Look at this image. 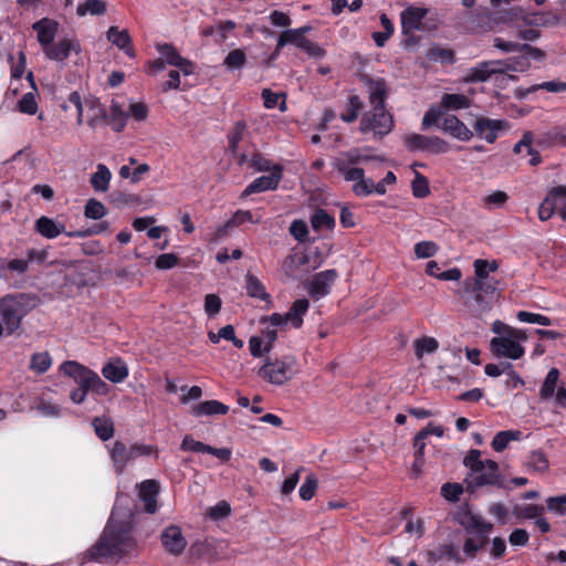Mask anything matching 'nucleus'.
<instances>
[{
  "label": "nucleus",
  "mask_w": 566,
  "mask_h": 566,
  "mask_svg": "<svg viewBox=\"0 0 566 566\" xmlns=\"http://www.w3.org/2000/svg\"><path fill=\"white\" fill-rule=\"evenodd\" d=\"M136 545L133 514L115 506L99 539L87 551V557L96 562H118L133 553Z\"/></svg>",
  "instance_id": "obj_1"
},
{
  "label": "nucleus",
  "mask_w": 566,
  "mask_h": 566,
  "mask_svg": "<svg viewBox=\"0 0 566 566\" xmlns=\"http://www.w3.org/2000/svg\"><path fill=\"white\" fill-rule=\"evenodd\" d=\"M371 111L365 113L360 120V132H371L375 136L388 135L394 128V118L385 108L387 85L384 80H369L367 83Z\"/></svg>",
  "instance_id": "obj_2"
},
{
  "label": "nucleus",
  "mask_w": 566,
  "mask_h": 566,
  "mask_svg": "<svg viewBox=\"0 0 566 566\" xmlns=\"http://www.w3.org/2000/svg\"><path fill=\"white\" fill-rule=\"evenodd\" d=\"M480 450H471L464 459V464L470 469L468 488H481L484 485L502 486V476L497 463L494 460H482Z\"/></svg>",
  "instance_id": "obj_3"
},
{
  "label": "nucleus",
  "mask_w": 566,
  "mask_h": 566,
  "mask_svg": "<svg viewBox=\"0 0 566 566\" xmlns=\"http://www.w3.org/2000/svg\"><path fill=\"white\" fill-rule=\"evenodd\" d=\"M382 160L378 156L364 154L360 149L354 148L348 151L340 153L333 160L334 168L344 177L346 181L354 182L353 192L356 195L358 186L369 184L370 179L365 178V171L357 165L369 160Z\"/></svg>",
  "instance_id": "obj_4"
},
{
  "label": "nucleus",
  "mask_w": 566,
  "mask_h": 566,
  "mask_svg": "<svg viewBox=\"0 0 566 566\" xmlns=\"http://www.w3.org/2000/svg\"><path fill=\"white\" fill-rule=\"evenodd\" d=\"M29 306L24 295L0 297V338L12 335L19 329L21 321L28 314Z\"/></svg>",
  "instance_id": "obj_5"
},
{
  "label": "nucleus",
  "mask_w": 566,
  "mask_h": 566,
  "mask_svg": "<svg viewBox=\"0 0 566 566\" xmlns=\"http://www.w3.org/2000/svg\"><path fill=\"white\" fill-rule=\"evenodd\" d=\"M59 370L72 378L77 385H83L88 392L96 396H107L111 387L94 370L80 364L76 360H66L62 363Z\"/></svg>",
  "instance_id": "obj_6"
},
{
  "label": "nucleus",
  "mask_w": 566,
  "mask_h": 566,
  "mask_svg": "<svg viewBox=\"0 0 566 566\" xmlns=\"http://www.w3.org/2000/svg\"><path fill=\"white\" fill-rule=\"evenodd\" d=\"M524 329L510 331L505 336H495L490 342V349L496 357H504L512 360L522 358L525 354L523 343L527 340Z\"/></svg>",
  "instance_id": "obj_7"
},
{
  "label": "nucleus",
  "mask_w": 566,
  "mask_h": 566,
  "mask_svg": "<svg viewBox=\"0 0 566 566\" xmlns=\"http://www.w3.org/2000/svg\"><path fill=\"white\" fill-rule=\"evenodd\" d=\"M296 359L284 356L274 360L269 359L258 371V375L272 385L281 386L292 379L295 374Z\"/></svg>",
  "instance_id": "obj_8"
},
{
  "label": "nucleus",
  "mask_w": 566,
  "mask_h": 566,
  "mask_svg": "<svg viewBox=\"0 0 566 566\" xmlns=\"http://www.w3.org/2000/svg\"><path fill=\"white\" fill-rule=\"evenodd\" d=\"M67 102L76 108L77 125L83 123L84 109L87 111L86 124L93 129L96 128L97 124L106 116L105 111L98 101L85 99L83 102L81 95L77 92H72L69 95Z\"/></svg>",
  "instance_id": "obj_9"
},
{
  "label": "nucleus",
  "mask_w": 566,
  "mask_h": 566,
  "mask_svg": "<svg viewBox=\"0 0 566 566\" xmlns=\"http://www.w3.org/2000/svg\"><path fill=\"white\" fill-rule=\"evenodd\" d=\"M405 146L410 151H428L434 155L446 154L450 149L448 142L439 136H426L420 134H409L405 137Z\"/></svg>",
  "instance_id": "obj_10"
},
{
  "label": "nucleus",
  "mask_w": 566,
  "mask_h": 566,
  "mask_svg": "<svg viewBox=\"0 0 566 566\" xmlns=\"http://www.w3.org/2000/svg\"><path fill=\"white\" fill-rule=\"evenodd\" d=\"M337 277L338 273L336 270H325L308 279L304 283V286L312 298L319 300L331 293L332 285Z\"/></svg>",
  "instance_id": "obj_11"
},
{
  "label": "nucleus",
  "mask_w": 566,
  "mask_h": 566,
  "mask_svg": "<svg viewBox=\"0 0 566 566\" xmlns=\"http://www.w3.org/2000/svg\"><path fill=\"white\" fill-rule=\"evenodd\" d=\"M310 308V302L307 298L295 300L289 311L285 314L273 313L271 319L276 325L290 324L294 328H301L303 325V318Z\"/></svg>",
  "instance_id": "obj_12"
},
{
  "label": "nucleus",
  "mask_w": 566,
  "mask_h": 566,
  "mask_svg": "<svg viewBox=\"0 0 566 566\" xmlns=\"http://www.w3.org/2000/svg\"><path fill=\"white\" fill-rule=\"evenodd\" d=\"M156 49L167 65L179 69L185 76L193 74V63L190 60L181 56L175 46L165 43L158 44Z\"/></svg>",
  "instance_id": "obj_13"
},
{
  "label": "nucleus",
  "mask_w": 566,
  "mask_h": 566,
  "mask_svg": "<svg viewBox=\"0 0 566 566\" xmlns=\"http://www.w3.org/2000/svg\"><path fill=\"white\" fill-rule=\"evenodd\" d=\"M283 171L284 167H276L274 172L255 178L247 186L242 196L247 197L252 193L275 190L283 178Z\"/></svg>",
  "instance_id": "obj_14"
},
{
  "label": "nucleus",
  "mask_w": 566,
  "mask_h": 566,
  "mask_svg": "<svg viewBox=\"0 0 566 566\" xmlns=\"http://www.w3.org/2000/svg\"><path fill=\"white\" fill-rule=\"evenodd\" d=\"M164 549L174 556L182 554L187 546V541L182 535L181 528L176 525L166 527L160 536Z\"/></svg>",
  "instance_id": "obj_15"
},
{
  "label": "nucleus",
  "mask_w": 566,
  "mask_h": 566,
  "mask_svg": "<svg viewBox=\"0 0 566 566\" xmlns=\"http://www.w3.org/2000/svg\"><path fill=\"white\" fill-rule=\"evenodd\" d=\"M109 458L113 462L115 472L123 474L125 468L134 460L130 446H126L123 441L116 440L107 447Z\"/></svg>",
  "instance_id": "obj_16"
},
{
  "label": "nucleus",
  "mask_w": 566,
  "mask_h": 566,
  "mask_svg": "<svg viewBox=\"0 0 566 566\" xmlns=\"http://www.w3.org/2000/svg\"><path fill=\"white\" fill-rule=\"evenodd\" d=\"M502 61H484L469 70L467 80L470 82H484L494 74H503Z\"/></svg>",
  "instance_id": "obj_17"
},
{
  "label": "nucleus",
  "mask_w": 566,
  "mask_h": 566,
  "mask_svg": "<svg viewBox=\"0 0 566 566\" xmlns=\"http://www.w3.org/2000/svg\"><path fill=\"white\" fill-rule=\"evenodd\" d=\"M439 128L461 142H469L473 137V132L454 115L443 117Z\"/></svg>",
  "instance_id": "obj_18"
},
{
  "label": "nucleus",
  "mask_w": 566,
  "mask_h": 566,
  "mask_svg": "<svg viewBox=\"0 0 566 566\" xmlns=\"http://www.w3.org/2000/svg\"><path fill=\"white\" fill-rule=\"evenodd\" d=\"M505 128V122L486 117L478 118L474 129L478 136L492 144L496 140L499 133Z\"/></svg>",
  "instance_id": "obj_19"
},
{
  "label": "nucleus",
  "mask_w": 566,
  "mask_h": 566,
  "mask_svg": "<svg viewBox=\"0 0 566 566\" xmlns=\"http://www.w3.org/2000/svg\"><path fill=\"white\" fill-rule=\"evenodd\" d=\"M426 8L409 6L400 13L401 28L403 33H410L420 30L422 21L427 15Z\"/></svg>",
  "instance_id": "obj_20"
},
{
  "label": "nucleus",
  "mask_w": 566,
  "mask_h": 566,
  "mask_svg": "<svg viewBox=\"0 0 566 566\" xmlns=\"http://www.w3.org/2000/svg\"><path fill=\"white\" fill-rule=\"evenodd\" d=\"M458 522L465 528L467 532H474L479 536L486 537L492 531V524L485 522L480 515L471 512L461 513L458 517Z\"/></svg>",
  "instance_id": "obj_21"
},
{
  "label": "nucleus",
  "mask_w": 566,
  "mask_h": 566,
  "mask_svg": "<svg viewBox=\"0 0 566 566\" xmlns=\"http://www.w3.org/2000/svg\"><path fill=\"white\" fill-rule=\"evenodd\" d=\"M73 51L78 52L80 44L77 41L70 39H63L55 44L51 43L48 48H44L43 50L46 57L57 62L66 60Z\"/></svg>",
  "instance_id": "obj_22"
},
{
  "label": "nucleus",
  "mask_w": 566,
  "mask_h": 566,
  "mask_svg": "<svg viewBox=\"0 0 566 566\" xmlns=\"http://www.w3.org/2000/svg\"><path fill=\"white\" fill-rule=\"evenodd\" d=\"M262 217H254L253 213L249 210H237L232 217L221 227H219L216 231V240L223 238L229 230L239 227L245 222L259 223Z\"/></svg>",
  "instance_id": "obj_23"
},
{
  "label": "nucleus",
  "mask_w": 566,
  "mask_h": 566,
  "mask_svg": "<svg viewBox=\"0 0 566 566\" xmlns=\"http://www.w3.org/2000/svg\"><path fill=\"white\" fill-rule=\"evenodd\" d=\"M159 484L155 480H145L139 484L138 495L144 502V509L147 513H155L157 510V495Z\"/></svg>",
  "instance_id": "obj_24"
},
{
  "label": "nucleus",
  "mask_w": 566,
  "mask_h": 566,
  "mask_svg": "<svg viewBox=\"0 0 566 566\" xmlns=\"http://www.w3.org/2000/svg\"><path fill=\"white\" fill-rule=\"evenodd\" d=\"M106 38L113 45L122 50L128 57H135V51L132 45V38L126 29L119 30L117 27L113 25L107 30Z\"/></svg>",
  "instance_id": "obj_25"
},
{
  "label": "nucleus",
  "mask_w": 566,
  "mask_h": 566,
  "mask_svg": "<svg viewBox=\"0 0 566 566\" xmlns=\"http://www.w3.org/2000/svg\"><path fill=\"white\" fill-rule=\"evenodd\" d=\"M32 28L38 34L39 43L44 49L53 42L59 29V23L52 19L43 18L33 23Z\"/></svg>",
  "instance_id": "obj_26"
},
{
  "label": "nucleus",
  "mask_w": 566,
  "mask_h": 566,
  "mask_svg": "<svg viewBox=\"0 0 566 566\" xmlns=\"http://www.w3.org/2000/svg\"><path fill=\"white\" fill-rule=\"evenodd\" d=\"M396 175L392 171H388L386 176L379 181L374 182L373 179H370L369 184H365L357 187L356 196L358 197H367L373 193L382 196L387 191V186H391L396 184Z\"/></svg>",
  "instance_id": "obj_27"
},
{
  "label": "nucleus",
  "mask_w": 566,
  "mask_h": 566,
  "mask_svg": "<svg viewBox=\"0 0 566 566\" xmlns=\"http://www.w3.org/2000/svg\"><path fill=\"white\" fill-rule=\"evenodd\" d=\"M34 230L45 239H55L65 231V226L52 218L42 216L34 223Z\"/></svg>",
  "instance_id": "obj_28"
},
{
  "label": "nucleus",
  "mask_w": 566,
  "mask_h": 566,
  "mask_svg": "<svg viewBox=\"0 0 566 566\" xmlns=\"http://www.w3.org/2000/svg\"><path fill=\"white\" fill-rule=\"evenodd\" d=\"M454 562L461 564L464 562L459 551L452 544H442L428 552V562L436 564L438 562Z\"/></svg>",
  "instance_id": "obj_29"
},
{
  "label": "nucleus",
  "mask_w": 566,
  "mask_h": 566,
  "mask_svg": "<svg viewBox=\"0 0 566 566\" xmlns=\"http://www.w3.org/2000/svg\"><path fill=\"white\" fill-rule=\"evenodd\" d=\"M311 30L310 27H302L297 29H289L283 31L276 42V48L281 49L286 44H293L303 51L307 44L308 39L304 36L306 32Z\"/></svg>",
  "instance_id": "obj_30"
},
{
  "label": "nucleus",
  "mask_w": 566,
  "mask_h": 566,
  "mask_svg": "<svg viewBox=\"0 0 566 566\" xmlns=\"http://www.w3.org/2000/svg\"><path fill=\"white\" fill-rule=\"evenodd\" d=\"M102 375L105 379L119 384L128 377V368L123 359L116 358L103 366Z\"/></svg>",
  "instance_id": "obj_31"
},
{
  "label": "nucleus",
  "mask_w": 566,
  "mask_h": 566,
  "mask_svg": "<svg viewBox=\"0 0 566 566\" xmlns=\"http://www.w3.org/2000/svg\"><path fill=\"white\" fill-rule=\"evenodd\" d=\"M245 290L250 297L259 298L268 304L272 303L271 295L266 292L264 284L250 272L245 275Z\"/></svg>",
  "instance_id": "obj_32"
},
{
  "label": "nucleus",
  "mask_w": 566,
  "mask_h": 566,
  "mask_svg": "<svg viewBox=\"0 0 566 566\" xmlns=\"http://www.w3.org/2000/svg\"><path fill=\"white\" fill-rule=\"evenodd\" d=\"M229 411V407L218 400H207L199 402L192 407V415L195 417L212 416V415H226Z\"/></svg>",
  "instance_id": "obj_33"
},
{
  "label": "nucleus",
  "mask_w": 566,
  "mask_h": 566,
  "mask_svg": "<svg viewBox=\"0 0 566 566\" xmlns=\"http://www.w3.org/2000/svg\"><path fill=\"white\" fill-rule=\"evenodd\" d=\"M111 179V170L104 164H98L96 171L91 176L90 184L95 191L106 192L109 188Z\"/></svg>",
  "instance_id": "obj_34"
},
{
  "label": "nucleus",
  "mask_w": 566,
  "mask_h": 566,
  "mask_svg": "<svg viewBox=\"0 0 566 566\" xmlns=\"http://www.w3.org/2000/svg\"><path fill=\"white\" fill-rule=\"evenodd\" d=\"M415 355L421 359L424 355L433 354L439 348V342L431 336L416 338L412 343Z\"/></svg>",
  "instance_id": "obj_35"
},
{
  "label": "nucleus",
  "mask_w": 566,
  "mask_h": 566,
  "mask_svg": "<svg viewBox=\"0 0 566 566\" xmlns=\"http://www.w3.org/2000/svg\"><path fill=\"white\" fill-rule=\"evenodd\" d=\"M521 438L522 432L520 430L499 431L492 440V448L496 452H502L507 448L511 441H518Z\"/></svg>",
  "instance_id": "obj_36"
},
{
  "label": "nucleus",
  "mask_w": 566,
  "mask_h": 566,
  "mask_svg": "<svg viewBox=\"0 0 566 566\" xmlns=\"http://www.w3.org/2000/svg\"><path fill=\"white\" fill-rule=\"evenodd\" d=\"M558 379H559L558 369L557 368L549 369L541 388H539V396L543 400L551 399L554 397L555 391L557 389Z\"/></svg>",
  "instance_id": "obj_37"
},
{
  "label": "nucleus",
  "mask_w": 566,
  "mask_h": 566,
  "mask_svg": "<svg viewBox=\"0 0 566 566\" xmlns=\"http://www.w3.org/2000/svg\"><path fill=\"white\" fill-rule=\"evenodd\" d=\"M92 426L96 436L103 441H107L114 436V423L109 417H95Z\"/></svg>",
  "instance_id": "obj_38"
},
{
  "label": "nucleus",
  "mask_w": 566,
  "mask_h": 566,
  "mask_svg": "<svg viewBox=\"0 0 566 566\" xmlns=\"http://www.w3.org/2000/svg\"><path fill=\"white\" fill-rule=\"evenodd\" d=\"M106 12V3L103 0H85L76 7V14L82 18L86 14L103 15Z\"/></svg>",
  "instance_id": "obj_39"
},
{
  "label": "nucleus",
  "mask_w": 566,
  "mask_h": 566,
  "mask_svg": "<svg viewBox=\"0 0 566 566\" xmlns=\"http://www.w3.org/2000/svg\"><path fill=\"white\" fill-rule=\"evenodd\" d=\"M311 224L315 231H321L322 229L333 230L336 222L334 217L324 209H317L311 217Z\"/></svg>",
  "instance_id": "obj_40"
},
{
  "label": "nucleus",
  "mask_w": 566,
  "mask_h": 566,
  "mask_svg": "<svg viewBox=\"0 0 566 566\" xmlns=\"http://www.w3.org/2000/svg\"><path fill=\"white\" fill-rule=\"evenodd\" d=\"M127 119L128 113L127 111H124L120 105L113 104L111 106L108 125L112 127L113 130L117 133L122 132L126 126Z\"/></svg>",
  "instance_id": "obj_41"
},
{
  "label": "nucleus",
  "mask_w": 566,
  "mask_h": 566,
  "mask_svg": "<svg viewBox=\"0 0 566 566\" xmlns=\"http://www.w3.org/2000/svg\"><path fill=\"white\" fill-rule=\"evenodd\" d=\"M247 64V54L241 49L230 51L223 60V66L229 71H240Z\"/></svg>",
  "instance_id": "obj_42"
},
{
  "label": "nucleus",
  "mask_w": 566,
  "mask_h": 566,
  "mask_svg": "<svg viewBox=\"0 0 566 566\" xmlns=\"http://www.w3.org/2000/svg\"><path fill=\"white\" fill-rule=\"evenodd\" d=\"M441 106L447 111H459L470 106V98L463 94H444Z\"/></svg>",
  "instance_id": "obj_43"
},
{
  "label": "nucleus",
  "mask_w": 566,
  "mask_h": 566,
  "mask_svg": "<svg viewBox=\"0 0 566 566\" xmlns=\"http://www.w3.org/2000/svg\"><path fill=\"white\" fill-rule=\"evenodd\" d=\"M261 96L265 108L272 109L277 106L281 112L286 111L285 94L272 92L270 88H263Z\"/></svg>",
  "instance_id": "obj_44"
},
{
  "label": "nucleus",
  "mask_w": 566,
  "mask_h": 566,
  "mask_svg": "<svg viewBox=\"0 0 566 566\" xmlns=\"http://www.w3.org/2000/svg\"><path fill=\"white\" fill-rule=\"evenodd\" d=\"M495 281L474 279L472 292L474 293V300L478 304H482L484 294H493L495 292Z\"/></svg>",
  "instance_id": "obj_45"
},
{
  "label": "nucleus",
  "mask_w": 566,
  "mask_h": 566,
  "mask_svg": "<svg viewBox=\"0 0 566 566\" xmlns=\"http://www.w3.org/2000/svg\"><path fill=\"white\" fill-rule=\"evenodd\" d=\"M509 200V196L505 191L495 190L481 199V206L486 210H493L502 208Z\"/></svg>",
  "instance_id": "obj_46"
},
{
  "label": "nucleus",
  "mask_w": 566,
  "mask_h": 566,
  "mask_svg": "<svg viewBox=\"0 0 566 566\" xmlns=\"http://www.w3.org/2000/svg\"><path fill=\"white\" fill-rule=\"evenodd\" d=\"M525 465L534 472L543 473L548 470L549 462L542 451L536 450L528 454Z\"/></svg>",
  "instance_id": "obj_47"
},
{
  "label": "nucleus",
  "mask_w": 566,
  "mask_h": 566,
  "mask_svg": "<svg viewBox=\"0 0 566 566\" xmlns=\"http://www.w3.org/2000/svg\"><path fill=\"white\" fill-rule=\"evenodd\" d=\"M474 279L490 280V273L499 269V263L495 260L488 261L484 259H476L473 263Z\"/></svg>",
  "instance_id": "obj_48"
},
{
  "label": "nucleus",
  "mask_w": 566,
  "mask_h": 566,
  "mask_svg": "<svg viewBox=\"0 0 566 566\" xmlns=\"http://www.w3.org/2000/svg\"><path fill=\"white\" fill-rule=\"evenodd\" d=\"M503 74L507 72H525L530 69L531 63L526 55L513 56L506 60H501Z\"/></svg>",
  "instance_id": "obj_49"
},
{
  "label": "nucleus",
  "mask_w": 566,
  "mask_h": 566,
  "mask_svg": "<svg viewBox=\"0 0 566 566\" xmlns=\"http://www.w3.org/2000/svg\"><path fill=\"white\" fill-rule=\"evenodd\" d=\"M35 409L44 417L57 418L61 416V406L45 398L44 395L39 398Z\"/></svg>",
  "instance_id": "obj_50"
},
{
  "label": "nucleus",
  "mask_w": 566,
  "mask_h": 566,
  "mask_svg": "<svg viewBox=\"0 0 566 566\" xmlns=\"http://www.w3.org/2000/svg\"><path fill=\"white\" fill-rule=\"evenodd\" d=\"M260 324L264 326L262 331V337L265 339V342L273 347L274 342L277 338V328L285 327V325H276L271 319V315L269 316H262L260 318Z\"/></svg>",
  "instance_id": "obj_51"
},
{
  "label": "nucleus",
  "mask_w": 566,
  "mask_h": 566,
  "mask_svg": "<svg viewBox=\"0 0 566 566\" xmlns=\"http://www.w3.org/2000/svg\"><path fill=\"white\" fill-rule=\"evenodd\" d=\"M443 107L440 105H432L430 106V108L424 113L423 117H422V122H421V127L422 129H429L431 126H434L437 125L439 127V125L441 124L440 120L442 118V115H443Z\"/></svg>",
  "instance_id": "obj_52"
},
{
  "label": "nucleus",
  "mask_w": 566,
  "mask_h": 566,
  "mask_svg": "<svg viewBox=\"0 0 566 566\" xmlns=\"http://www.w3.org/2000/svg\"><path fill=\"white\" fill-rule=\"evenodd\" d=\"M52 365L51 356L48 352L33 354L30 361V369L36 374L45 373Z\"/></svg>",
  "instance_id": "obj_53"
},
{
  "label": "nucleus",
  "mask_w": 566,
  "mask_h": 566,
  "mask_svg": "<svg viewBox=\"0 0 566 566\" xmlns=\"http://www.w3.org/2000/svg\"><path fill=\"white\" fill-rule=\"evenodd\" d=\"M538 90H545L551 93L566 92V82L548 81V82H543L541 84H535V85H532L531 87L526 88L525 92H523L521 95L526 96V95L534 93Z\"/></svg>",
  "instance_id": "obj_54"
},
{
  "label": "nucleus",
  "mask_w": 566,
  "mask_h": 566,
  "mask_svg": "<svg viewBox=\"0 0 566 566\" xmlns=\"http://www.w3.org/2000/svg\"><path fill=\"white\" fill-rule=\"evenodd\" d=\"M107 213V209L101 201L96 199H88L85 203L84 216L87 219L98 220Z\"/></svg>",
  "instance_id": "obj_55"
},
{
  "label": "nucleus",
  "mask_w": 566,
  "mask_h": 566,
  "mask_svg": "<svg viewBox=\"0 0 566 566\" xmlns=\"http://www.w3.org/2000/svg\"><path fill=\"white\" fill-rule=\"evenodd\" d=\"M251 167L256 171H268L270 174L275 171L276 167H283L281 164L272 163L270 159L261 154H254L251 157Z\"/></svg>",
  "instance_id": "obj_56"
},
{
  "label": "nucleus",
  "mask_w": 566,
  "mask_h": 566,
  "mask_svg": "<svg viewBox=\"0 0 566 566\" xmlns=\"http://www.w3.org/2000/svg\"><path fill=\"white\" fill-rule=\"evenodd\" d=\"M413 251L417 259H428L437 254L439 247L433 241H420L415 244Z\"/></svg>",
  "instance_id": "obj_57"
},
{
  "label": "nucleus",
  "mask_w": 566,
  "mask_h": 566,
  "mask_svg": "<svg viewBox=\"0 0 566 566\" xmlns=\"http://www.w3.org/2000/svg\"><path fill=\"white\" fill-rule=\"evenodd\" d=\"M272 346L262 336H252L249 339V350L253 357H261L270 353Z\"/></svg>",
  "instance_id": "obj_58"
},
{
  "label": "nucleus",
  "mask_w": 566,
  "mask_h": 566,
  "mask_svg": "<svg viewBox=\"0 0 566 566\" xmlns=\"http://www.w3.org/2000/svg\"><path fill=\"white\" fill-rule=\"evenodd\" d=\"M18 109L23 114L34 115L38 111L35 94L32 92L23 94L18 102Z\"/></svg>",
  "instance_id": "obj_59"
},
{
  "label": "nucleus",
  "mask_w": 566,
  "mask_h": 566,
  "mask_svg": "<svg viewBox=\"0 0 566 566\" xmlns=\"http://www.w3.org/2000/svg\"><path fill=\"white\" fill-rule=\"evenodd\" d=\"M544 509L537 504H526L514 507V514L520 518L532 520L542 515Z\"/></svg>",
  "instance_id": "obj_60"
},
{
  "label": "nucleus",
  "mask_w": 566,
  "mask_h": 566,
  "mask_svg": "<svg viewBox=\"0 0 566 566\" xmlns=\"http://www.w3.org/2000/svg\"><path fill=\"white\" fill-rule=\"evenodd\" d=\"M486 537H469L464 541L463 553L468 558H474L478 552L484 546Z\"/></svg>",
  "instance_id": "obj_61"
},
{
  "label": "nucleus",
  "mask_w": 566,
  "mask_h": 566,
  "mask_svg": "<svg viewBox=\"0 0 566 566\" xmlns=\"http://www.w3.org/2000/svg\"><path fill=\"white\" fill-rule=\"evenodd\" d=\"M317 489V480L313 474H308L305 478V481L300 488V497L304 501H310L315 495V491Z\"/></svg>",
  "instance_id": "obj_62"
},
{
  "label": "nucleus",
  "mask_w": 566,
  "mask_h": 566,
  "mask_svg": "<svg viewBox=\"0 0 566 566\" xmlns=\"http://www.w3.org/2000/svg\"><path fill=\"white\" fill-rule=\"evenodd\" d=\"M428 59L434 62L453 63V52L443 48H431L427 54Z\"/></svg>",
  "instance_id": "obj_63"
},
{
  "label": "nucleus",
  "mask_w": 566,
  "mask_h": 566,
  "mask_svg": "<svg viewBox=\"0 0 566 566\" xmlns=\"http://www.w3.org/2000/svg\"><path fill=\"white\" fill-rule=\"evenodd\" d=\"M411 188L416 198H424L430 192L427 178L420 174H416Z\"/></svg>",
  "instance_id": "obj_64"
}]
</instances>
